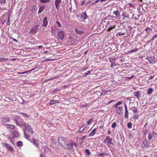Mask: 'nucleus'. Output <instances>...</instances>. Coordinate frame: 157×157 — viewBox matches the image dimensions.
<instances>
[{"mask_svg": "<svg viewBox=\"0 0 157 157\" xmlns=\"http://www.w3.org/2000/svg\"><path fill=\"white\" fill-rule=\"evenodd\" d=\"M24 126H25V130L24 131L25 138L28 140H29L28 138L29 137V136L27 133L29 132L31 134H33L34 132L33 130V128L31 127L30 125L26 123H24Z\"/></svg>", "mask_w": 157, "mask_h": 157, "instance_id": "f257e3e1", "label": "nucleus"}, {"mask_svg": "<svg viewBox=\"0 0 157 157\" xmlns=\"http://www.w3.org/2000/svg\"><path fill=\"white\" fill-rule=\"evenodd\" d=\"M58 141L62 147L63 146L65 145L66 143H67V141L64 137L60 136L58 138Z\"/></svg>", "mask_w": 157, "mask_h": 157, "instance_id": "f03ea898", "label": "nucleus"}, {"mask_svg": "<svg viewBox=\"0 0 157 157\" xmlns=\"http://www.w3.org/2000/svg\"><path fill=\"white\" fill-rule=\"evenodd\" d=\"M73 141H72L70 143H67L65 145L63 146V147L66 149L71 150L73 147Z\"/></svg>", "mask_w": 157, "mask_h": 157, "instance_id": "7ed1b4c3", "label": "nucleus"}, {"mask_svg": "<svg viewBox=\"0 0 157 157\" xmlns=\"http://www.w3.org/2000/svg\"><path fill=\"white\" fill-rule=\"evenodd\" d=\"M39 27V25H36L35 26H34L30 31V33L32 34L36 33L38 31V28Z\"/></svg>", "mask_w": 157, "mask_h": 157, "instance_id": "20e7f679", "label": "nucleus"}, {"mask_svg": "<svg viewBox=\"0 0 157 157\" xmlns=\"http://www.w3.org/2000/svg\"><path fill=\"white\" fill-rule=\"evenodd\" d=\"M109 60L111 63L110 67L113 68V67H114L116 66V64L115 62L116 59L114 58H109Z\"/></svg>", "mask_w": 157, "mask_h": 157, "instance_id": "39448f33", "label": "nucleus"}, {"mask_svg": "<svg viewBox=\"0 0 157 157\" xmlns=\"http://www.w3.org/2000/svg\"><path fill=\"white\" fill-rule=\"evenodd\" d=\"M146 59L150 63H155V58L154 56H151L150 57H147Z\"/></svg>", "mask_w": 157, "mask_h": 157, "instance_id": "423d86ee", "label": "nucleus"}, {"mask_svg": "<svg viewBox=\"0 0 157 157\" xmlns=\"http://www.w3.org/2000/svg\"><path fill=\"white\" fill-rule=\"evenodd\" d=\"M15 120L16 123L19 126H21V125L24 126V123H25L22 121V119L20 117H18L16 118Z\"/></svg>", "mask_w": 157, "mask_h": 157, "instance_id": "0eeeda50", "label": "nucleus"}, {"mask_svg": "<svg viewBox=\"0 0 157 157\" xmlns=\"http://www.w3.org/2000/svg\"><path fill=\"white\" fill-rule=\"evenodd\" d=\"M64 33L62 31L59 32L58 34V38L62 40H63L64 38Z\"/></svg>", "mask_w": 157, "mask_h": 157, "instance_id": "6e6552de", "label": "nucleus"}, {"mask_svg": "<svg viewBox=\"0 0 157 157\" xmlns=\"http://www.w3.org/2000/svg\"><path fill=\"white\" fill-rule=\"evenodd\" d=\"M4 146L8 150H9L11 151L13 150V148L10 145L7 143H5Z\"/></svg>", "mask_w": 157, "mask_h": 157, "instance_id": "1a4fd4ad", "label": "nucleus"}, {"mask_svg": "<svg viewBox=\"0 0 157 157\" xmlns=\"http://www.w3.org/2000/svg\"><path fill=\"white\" fill-rule=\"evenodd\" d=\"M48 24L47 18L46 17H44L43 20L42 26L44 27H46L47 26Z\"/></svg>", "mask_w": 157, "mask_h": 157, "instance_id": "9d476101", "label": "nucleus"}, {"mask_svg": "<svg viewBox=\"0 0 157 157\" xmlns=\"http://www.w3.org/2000/svg\"><path fill=\"white\" fill-rule=\"evenodd\" d=\"M61 0H56L55 1V5L56 9L58 10L59 8V4L61 3Z\"/></svg>", "mask_w": 157, "mask_h": 157, "instance_id": "9b49d317", "label": "nucleus"}, {"mask_svg": "<svg viewBox=\"0 0 157 157\" xmlns=\"http://www.w3.org/2000/svg\"><path fill=\"white\" fill-rule=\"evenodd\" d=\"M123 109V107H117L116 109V112L118 114L121 115V110Z\"/></svg>", "mask_w": 157, "mask_h": 157, "instance_id": "f8f14e48", "label": "nucleus"}, {"mask_svg": "<svg viewBox=\"0 0 157 157\" xmlns=\"http://www.w3.org/2000/svg\"><path fill=\"white\" fill-rule=\"evenodd\" d=\"M81 18L84 20H85L87 18V15L86 14V12L82 13L81 15Z\"/></svg>", "mask_w": 157, "mask_h": 157, "instance_id": "ddd939ff", "label": "nucleus"}, {"mask_svg": "<svg viewBox=\"0 0 157 157\" xmlns=\"http://www.w3.org/2000/svg\"><path fill=\"white\" fill-rule=\"evenodd\" d=\"M59 101L58 100H51L49 103V104L50 105H51L56 103H59Z\"/></svg>", "mask_w": 157, "mask_h": 157, "instance_id": "4468645a", "label": "nucleus"}, {"mask_svg": "<svg viewBox=\"0 0 157 157\" xmlns=\"http://www.w3.org/2000/svg\"><path fill=\"white\" fill-rule=\"evenodd\" d=\"M87 127V125L86 124L82 125V126L80 128L78 132H82L86 129Z\"/></svg>", "mask_w": 157, "mask_h": 157, "instance_id": "2eb2a0df", "label": "nucleus"}, {"mask_svg": "<svg viewBox=\"0 0 157 157\" xmlns=\"http://www.w3.org/2000/svg\"><path fill=\"white\" fill-rule=\"evenodd\" d=\"M1 120L4 122H8L10 121V119L9 117H1Z\"/></svg>", "mask_w": 157, "mask_h": 157, "instance_id": "dca6fc26", "label": "nucleus"}, {"mask_svg": "<svg viewBox=\"0 0 157 157\" xmlns=\"http://www.w3.org/2000/svg\"><path fill=\"white\" fill-rule=\"evenodd\" d=\"M44 6H41L39 8V11L38 12V13L39 14L40 13L44 10Z\"/></svg>", "mask_w": 157, "mask_h": 157, "instance_id": "f3484780", "label": "nucleus"}, {"mask_svg": "<svg viewBox=\"0 0 157 157\" xmlns=\"http://www.w3.org/2000/svg\"><path fill=\"white\" fill-rule=\"evenodd\" d=\"M157 37V34L154 35L152 38L148 41H147V43H149L151 42H153L155 39Z\"/></svg>", "mask_w": 157, "mask_h": 157, "instance_id": "a211bd4d", "label": "nucleus"}, {"mask_svg": "<svg viewBox=\"0 0 157 157\" xmlns=\"http://www.w3.org/2000/svg\"><path fill=\"white\" fill-rule=\"evenodd\" d=\"M149 146V145L146 142H143L142 144V146L143 148H144L145 147H148Z\"/></svg>", "mask_w": 157, "mask_h": 157, "instance_id": "6ab92c4d", "label": "nucleus"}, {"mask_svg": "<svg viewBox=\"0 0 157 157\" xmlns=\"http://www.w3.org/2000/svg\"><path fill=\"white\" fill-rule=\"evenodd\" d=\"M39 1L42 3H47L50 2L51 0H38Z\"/></svg>", "mask_w": 157, "mask_h": 157, "instance_id": "aec40b11", "label": "nucleus"}, {"mask_svg": "<svg viewBox=\"0 0 157 157\" xmlns=\"http://www.w3.org/2000/svg\"><path fill=\"white\" fill-rule=\"evenodd\" d=\"M33 144H35L37 147L39 145V143L36 139H33Z\"/></svg>", "mask_w": 157, "mask_h": 157, "instance_id": "412c9836", "label": "nucleus"}, {"mask_svg": "<svg viewBox=\"0 0 157 157\" xmlns=\"http://www.w3.org/2000/svg\"><path fill=\"white\" fill-rule=\"evenodd\" d=\"M12 133L14 135V136H13V137H18L19 136V134L17 131H14Z\"/></svg>", "mask_w": 157, "mask_h": 157, "instance_id": "4be33fe9", "label": "nucleus"}, {"mask_svg": "<svg viewBox=\"0 0 157 157\" xmlns=\"http://www.w3.org/2000/svg\"><path fill=\"white\" fill-rule=\"evenodd\" d=\"M131 109L132 110L134 113H138V111L137 109L135 108V107H133L132 108H131Z\"/></svg>", "mask_w": 157, "mask_h": 157, "instance_id": "5701e85b", "label": "nucleus"}, {"mask_svg": "<svg viewBox=\"0 0 157 157\" xmlns=\"http://www.w3.org/2000/svg\"><path fill=\"white\" fill-rule=\"evenodd\" d=\"M153 91V89L152 88H149L147 90V94H150Z\"/></svg>", "mask_w": 157, "mask_h": 157, "instance_id": "b1692460", "label": "nucleus"}, {"mask_svg": "<svg viewBox=\"0 0 157 157\" xmlns=\"http://www.w3.org/2000/svg\"><path fill=\"white\" fill-rule=\"evenodd\" d=\"M96 131V129L95 128L90 133L89 135L91 136H93L94 134Z\"/></svg>", "mask_w": 157, "mask_h": 157, "instance_id": "393cba45", "label": "nucleus"}, {"mask_svg": "<svg viewBox=\"0 0 157 157\" xmlns=\"http://www.w3.org/2000/svg\"><path fill=\"white\" fill-rule=\"evenodd\" d=\"M138 117L139 116L138 115V113H134V114L133 117V118L134 120H136L137 119Z\"/></svg>", "mask_w": 157, "mask_h": 157, "instance_id": "a878e982", "label": "nucleus"}, {"mask_svg": "<svg viewBox=\"0 0 157 157\" xmlns=\"http://www.w3.org/2000/svg\"><path fill=\"white\" fill-rule=\"evenodd\" d=\"M59 90H60V89H59L58 88H56V89L52 90L51 91V94H53L55 93H56V92H57Z\"/></svg>", "mask_w": 157, "mask_h": 157, "instance_id": "bb28decb", "label": "nucleus"}, {"mask_svg": "<svg viewBox=\"0 0 157 157\" xmlns=\"http://www.w3.org/2000/svg\"><path fill=\"white\" fill-rule=\"evenodd\" d=\"M113 13L116 15V16L117 17L119 14L118 11V10L114 11L113 12Z\"/></svg>", "mask_w": 157, "mask_h": 157, "instance_id": "cd10ccee", "label": "nucleus"}, {"mask_svg": "<svg viewBox=\"0 0 157 157\" xmlns=\"http://www.w3.org/2000/svg\"><path fill=\"white\" fill-rule=\"evenodd\" d=\"M128 111L127 110H125V114H124V117L125 118H128Z\"/></svg>", "mask_w": 157, "mask_h": 157, "instance_id": "c85d7f7f", "label": "nucleus"}, {"mask_svg": "<svg viewBox=\"0 0 157 157\" xmlns=\"http://www.w3.org/2000/svg\"><path fill=\"white\" fill-rule=\"evenodd\" d=\"M140 95V92H135L134 93V95L135 96H136V97L139 98Z\"/></svg>", "mask_w": 157, "mask_h": 157, "instance_id": "c756f323", "label": "nucleus"}, {"mask_svg": "<svg viewBox=\"0 0 157 157\" xmlns=\"http://www.w3.org/2000/svg\"><path fill=\"white\" fill-rule=\"evenodd\" d=\"M85 153L88 155H89L90 154V152L88 149L85 150Z\"/></svg>", "mask_w": 157, "mask_h": 157, "instance_id": "7c9ffc66", "label": "nucleus"}, {"mask_svg": "<svg viewBox=\"0 0 157 157\" xmlns=\"http://www.w3.org/2000/svg\"><path fill=\"white\" fill-rule=\"evenodd\" d=\"M34 69H32L30 71H24V72H21V73H19L20 74H26V73H28L29 72H30V71H33Z\"/></svg>", "mask_w": 157, "mask_h": 157, "instance_id": "2f4dec72", "label": "nucleus"}, {"mask_svg": "<svg viewBox=\"0 0 157 157\" xmlns=\"http://www.w3.org/2000/svg\"><path fill=\"white\" fill-rule=\"evenodd\" d=\"M145 31H146L147 33H149L150 32L152 31V30L151 29L147 28L145 30Z\"/></svg>", "mask_w": 157, "mask_h": 157, "instance_id": "473e14b6", "label": "nucleus"}, {"mask_svg": "<svg viewBox=\"0 0 157 157\" xmlns=\"http://www.w3.org/2000/svg\"><path fill=\"white\" fill-rule=\"evenodd\" d=\"M22 142L21 141H19L17 143V145L18 147L22 146Z\"/></svg>", "mask_w": 157, "mask_h": 157, "instance_id": "72a5a7b5", "label": "nucleus"}, {"mask_svg": "<svg viewBox=\"0 0 157 157\" xmlns=\"http://www.w3.org/2000/svg\"><path fill=\"white\" fill-rule=\"evenodd\" d=\"M7 126H8L9 127H8V128L13 129H14V126L13 125H12L10 124H7Z\"/></svg>", "mask_w": 157, "mask_h": 157, "instance_id": "f704fd0d", "label": "nucleus"}, {"mask_svg": "<svg viewBox=\"0 0 157 157\" xmlns=\"http://www.w3.org/2000/svg\"><path fill=\"white\" fill-rule=\"evenodd\" d=\"M108 155L107 154H105V153H98V156H101L102 157H104V155Z\"/></svg>", "mask_w": 157, "mask_h": 157, "instance_id": "c9c22d12", "label": "nucleus"}, {"mask_svg": "<svg viewBox=\"0 0 157 157\" xmlns=\"http://www.w3.org/2000/svg\"><path fill=\"white\" fill-rule=\"evenodd\" d=\"M122 101H120L118 102L114 106V107L118 106L119 105H120L122 104Z\"/></svg>", "mask_w": 157, "mask_h": 157, "instance_id": "e433bc0d", "label": "nucleus"}, {"mask_svg": "<svg viewBox=\"0 0 157 157\" xmlns=\"http://www.w3.org/2000/svg\"><path fill=\"white\" fill-rule=\"evenodd\" d=\"M8 60V58H0V61L1 62H2L4 61L7 60Z\"/></svg>", "mask_w": 157, "mask_h": 157, "instance_id": "4c0bfd02", "label": "nucleus"}, {"mask_svg": "<svg viewBox=\"0 0 157 157\" xmlns=\"http://www.w3.org/2000/svg\"><path fill=\"white\" fill-rule=\"evenodd\" d=\"M122 16L126 18L128 17V15L127 13H126L125 12H123Z\"/></svg>", "mask_w": 157, "mask_h": 157, "instance_id": "58836bf2", "label": "nucleus"}, {"mask_svg": "<svg viewBox=\"0 0 157 157\" xmlns=\"http://www.w3.org/2000/svg\"><path fill=\"white\" fill-rule=\"evenodd\" d=\"M75 31L76 32V33H78L79 34H81L82 33H83V32H82V31L78 30L77 29H75Z\"/></svg>", "mask_w": 157, "mask_h": 157, "instance_id": "ea45409f", "label": "nucleus"}, {"mask_svg": "<svg viewBox=\"0 0 157 157\" xmlns=\"http://www.w3.org/2000/svg\"><path fill=\"white\" fill-rule=\"evenodd\" d=\"M127 127L128 128H131L132 127V123L129 122L127 124Z\"/></svg>", "mask_w": 157, "mask_h": 157, "instance_id": "a19ab883", "label": "nucleus"}, {"mask_svg": "<svg viewBox=\"0 0 157 157\" xmlns=\"http://www.w3.org/2000/svg\"><path fill=\"white\" fill-rule=\"evenodd\" d=\"M110 137L109 136H107L105 139V140L103 142L104 143H105V141H108L110 139Z\"/></svg>", "mask_w": 157, "mask_h": 157, "instance_id": "79ce46f5", "label": "nucleus"}, {"mask_svg": "<svg viewBox=\"0 0 157 157\" xmlns=\"http://www.w3.org/2000/svg\"><path fill=\"white\" fill-rule=\"evenodd\" d=\"M21 114H22L23 116L25 117H28L29 116L28 115L26 114L23 113H20Z\"/></svg>", "mask_w": 157, "mask_h": 157, "instance_id": "37998d69", "label": "nucleus"}, {"mask_svg": "<svg viewBox=\"0 0 157 157\" xmlns=\"http://www.w3.org/2000/svg\"><path fill=\"white\" fill-rule=\"evenodd\" d=\"M6 2V0H0V4H5Z\"/></svg>", "mask_w": 157, "mask_h": 157, "instance_id": "c03bdc74", "label": "nucleus"}, {"mask_svg": "<svg viewBox=\"0 0 157 157\" xmlns=\"http://www.w3.org/2000/svg\"><path fill=\"white\" fill-rule=\"evenodd\" d=\"M117 123L115 122H113L112 124L111 127L113 128H114L116 126Z\"/></svg>", "mask_w": 157, "mask_h": 157, "instance_id": "a18cd8bd", "label": "nucleus"}, {"mask_svg": "<svg viewBox=\"0 0 157 157\" xmlns=\"http://www.w3.org/2000/svg\"><path fill=\"white\" fill-rule=\"evenodd\" d=\"M115 26V25H114L113 27H111L109 28L108 30V31H110L112 29H113L114 28Z\"/></svg>", "mask_w": 157, "mask_h": 157, "instance_id": "49530a36", "label": "nucleus"}, {"mask_svg": "<svg viewBox=\"0 0 157 157\" xmlns=\"http://www.w3.org/2000/svg\"><path fill=\"white\" fill-rule=\"evenodd\" d=\"M91 2V1H88V2H86V6H87V7H90V5H88V4L90 3Z\"/></svg>", "mask_w": 157, "mask_h": 157, "instance_id": "de8ad7c7", "label": "nucleus"}, {"mask_svg": "<svg viewBox=\"0 0 157 157\" xmlns=\"http://www.w3.org/2000/svg\"><path fill=\"white\" fill-rule=\"evenodd\" d=\"M93 121V120L92 119H90L89 120L87 121V124H89L91 123V122Z\"/></svg>", "mask_w": 157, "mask_h": 157, "instance_id": "09e8293b", "label": "nucleus"}, {"mask_svg": "<svg viewBox=\"0 0 157 157\" xmlns=\"http://www.w3.org/2000/svg\"><path fill=\"white\" fill-rule=\"evenodd\" d=\"M148 137L149 140H150L152 138V135L150 133H149V134H148Z\"/></svg>", "mask_w": 157, "mask_h": 157, "instance_id": "8fccbe9b", "label": "nucleus"}, {"mask_svg": "<svg viewBox=\"0 0 157 157\" xmlns=\"http://www.w3.org/2000/svg\"><path fill=\"white\" fill-rule=\"evenodd\" d=\"M90 71H88L87 73H84V75L85 76H86L89 74H90Z\"/></svg>", "mask_w": 157, "mask_h": 157, "instance_id": "3c124183", "label": "nucleus"}, {"mask_svg": "<svg viewBox=\"0 0 157 157\" xmlns=\"http://www.w3.org/2000/svg\"><path fill=\"white\" fill-rule=\"evenodd\" d=\"M137 49L136 48H135L133 49H132L131 50V51H130V52H136L137 51Z\"/></svg>", "mask_w": 157, "mask_h": 157, "instance_id": "603ef678", "label": "nucleus"}, {"mask_svg": "<svg viewBox=\"0 0 157 157\" xmlns=\"http://www.w3.org/2000/svg\"><path fill=\"white\" fill-rule=\"evenodd\" d=\"M147 130L146 129H145L143 131V132L144 133V135H145L146 134H147Z\"/></svg>", "mask_w": 157, "mask_h": 157, "instance_id": "864d4df0", "label": "nucleus"}, {"mask_svg": "<svg viewBox=\"0 0 157 157\" xmlns=\"http://www.w3.org/2000/svg\"><path fill=\"white\" fill-rule=\"evenodd\" d=\"M56 23L58 25V27H60L61 26V24L58 21H56Z\"/></svg>", "mask_w": 157, "mask_h": 157, "instance_id": "5fc2aeb1", "label": "nucleus"}, {"mask_svg": "<svg viewBox=\"0 0 157 157\" xmlns=\"http://www.w3.org/2000/svg\"><path fill=\"white\" fill-rule=\"evenodd\" d=\"M134 76V75H132L131 77H127V78L128 79H131L132 78H133Z\"/></svg>", "mask_w": 157, "mask_h": 157, "instance_id": "6e6d98bb", "label": "nucleus"}, {"mask_svg": "<svg viewBox=\"0 0 157 157\" xmlns=\"http://www.w3.org/2000/svg\"><path fill=\"white\" fill-rule=\"evenodd\" d=\"M124 108H125V110H126V109L127 110L128 109L127 105L125 103L124 104Z\"/></svg>", "mask_w": 157, "mask_h": 157, "instance_id": "4d7b16f0", "label": "nucleus"}, {"mask_svg": "<svg viewBox=\"0 0 157 157\" xmlns=\"http://www.w3.org/2000/svg\"><path fill=\"white\" fill-rule=\"evenodd\" d=\"M86 5V2L85 1H83V2L82 3H81V6H83L84 5Z\"/></svg>", "mask_w": 157, "mask_h": 157, "instance_id": "13d9d810", "label": "nucleus"}, {"mask_svg": "<svg viewBox=\"0 0 157 157\" xmlns=\"http://www.w3.org/2000/svg\"><path fill=\"white\" fill-rule=\"evenodd\" d=\"M129 5H130V6L132 7H135V6L134 5L132 4L131 3L129 4Z\"/></svg>", "mask_w": 157, "mask_h": 157, "instance_id": "bf43d9fd", "label": "nucleus"}, {"mask_svg": "<svg viewBox=\"0 0 157 157\" xmlns=\"http://www.w3.org/2000/svg\"><path fill=\"white\" fill-rule=\"evenodd\" d=\"M10 24V21H7L6 25H9Z\"/></svg>", "mask_w": 157, "mask_h": 157, "instance_id": "052dcab7", "label": "nucleus"}, {"mask_svg": "<svg viewBox=\"0 0 157 157\" xmlns=\"http://www.w3.org/2000/svg\"><path fill=\"white\" fill-rule=\"evenodd\" d=\"M52 141L54 144H56V140H55L54 139H53Z\"/></svg>", "mask_w": 157, "mask_h": 157, "instance_id": "680f3d73", "label": "nucleus"}, {"mask_svg": "<svg viewBox=\"0 0 157 157\" xmlns=\"http://www.w3.org/2000/svg\"><path fill=\"white\" fill-rule=\"evenodd\" d=\"M86 137V136H83L82 138H81V140H82L83 139H84Z\"/></svg>", "mask_w": 157, "mask_h": 157, "instance_id": "e2e57ef3", "label": "nucleus"}, {"mask_svg": "<svg viewBox=\"0 0 157 157\" xmlns=\"http://www.w3.org/2000/svg\"><path fill=\"white\" fill-rule=\"evenodd\" d=\"M152 135L154 136L155 135H156L157 134L155 132H153L152 133Z\"/></svg>", "mask_w": 157, "mask_h": 157, "instance_id": "0e129e2a", "label": "nucleus"}, {"mask_svg": "<svg viewBox=\"0 0 157 157\" xmlns=\"http://www.w3.org/2000/svg\"><path fill=\"white\" fill-rule=\"evenodd\" d=\"M40 157H45V155L44 154H41L40 156Z\"/></svg>", "mask_w": 157, "mask_h": 157, "instance_id": "69168bd1", "label": "nucleus"}, {"mask_svg": "<svg viewBox=\"0 0 157 157\" xmlns=\"http://www.w3.org/2000/svg\"><path fill=\"white\" fill-rule=\"evenodd\" d=\"M13 40L14 41H15V42H18V40H17L16 39H14V38H13Z\"/></svg>", "mask_w": 157, "mask_h": 157, "instance_id": "338daca9", "label": "nucleus"}, {"mask_svg": "<svg viewBox=\"0 0 157 157\" xmlns=\"http://www.w3.org/2000/svg\"><path fill=\"white\" fill-rule=\"evenodd\" d=\"M73 145L75 146V147H77V144L76 143H73Z\"/></svg>", "mask_w": 157, "mask_h": 157, "instance_id": "774afa93", "label": "nucleus"}]
</instances>
